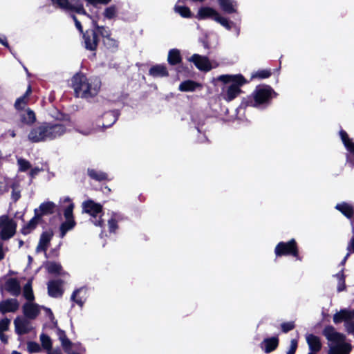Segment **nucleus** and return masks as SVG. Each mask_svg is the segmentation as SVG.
Here are the masks:
<instances>
[{"label": "nucleus", "mask_w": 354, "mask_h": 354, "mask_svg": "<svg viewBox=\"0 0 354 354\" xmlns=\"http://www.w3.org/2000/svg\"><path fill=\"white\" fill-rule=\"evenodd\" d=\"M22 308L24 316L29 319H35L40 312V306L31 301L24 304Z\"/></svg>", "instance_id": "dca6fc26"}, {"label": "nucleus", "mask_w": 354, "mask_h": 354, "mask_svg": "<svg viewBox=\"0 0 354 354\" xmlns=\"http://www.w3.org/2000/svg\"><path fill=\"white\" fill-rule=\"evenodd\" d=\"M6 290L12 296H18L21 292V286L17 279H8L5 284Z\"/></svg>", "instance_id": "5701e85b"}, {"label": "nucleus", "mask_w": 354, "mask_h": 354, "mask_svg": "<svg viewBox=\"0 0 354 354\" xmlns=\"http://www.w3.org/2000/svg\"><path fill=\"white\" fill-rule=\"evenodd\" d=\"M322 333L328 340V354H350L353 346L346 341L344 334L337 332L332 326H326Z\"/></svg>", "instance_id": "7ed1b4c3"}, {"label": "nucleus", "mask_w": 354, "mask_h": 354, "mask_svg": "<svg viewBox=\"0 0 354 354\" xmlns=\"http://www.w3.org/2000/svg\"><path fill=\"white\" fill-rule=\"evenodd\" d=\"M56 205L51 201L44 202L41 203L38 208L35 209L39 216L41 218L43 216L51 214L54 212Z\"/></svg>", "instance_id": "b1692460"}, {"label": "nucleus", "mask_w": 354, "mask_h": 354, "mask_svg": "<svg viewBox=\"0 0 354 354\" xmlns=\"http://www.w3.org/2000/svg\"><path fill=\"white\" fill-rule=\"evenodd\" d=\"M219 13L211 7L203 6L198 9L196 15V18L198 20H203L211 18L216 21L217 17H219Z\"/></svg>", "instance_id": "f3484780"}, {"label": "nucleus", "mask_w": 354, "mask_h": 354, "mask_svg": "<svg viewBox=\"0 0 354 354\" xmlns=\"http://www.w3.org/2000/svg\"><path fill=\"white\" fill-rule=\"evenodd\" d=\"M30 93H31V88H30V86H28L25 94L22 97L18 98L16 100L15 106L17 109L21 110V111H24V109L25 108V106L27 104L28 96L30 95Z\"/></svg>", "instance_id": "473e14b6"}, {"label": "nucleus", "mask_w": 354, "mask_h": 354, "mask_svg": "<svg viewBox=\"0 0 354 354\" xmlns=\"http://www.w3.org/2000/svg\"><path fill=\"white\" fill-rule=\"evenodd\" d=\"M66 132V127L62 123H43L32 128L28 139L31 142H40L56 139Z\"/></svg>", "instance_id": "f03ea898"}, {"label": "nucleus", "mask_w": 354, "mask_h": 354, "mask_svg": "<svg viewBox=\"0 0 354 354\" xmlns=\"http://www.w3.org/2000/svg\"><path fill=\"white\" fill-rule=\"evenodd\" d=\"M35 215L29 221V222L26 224L21 229V233L23 234H28L32 230H34L37 225L41 221V218L39 216V214L37 211H34Z\"/></svg>", "instance_id": "393cba45"}, {"label": "nucleus", "mask_w": 354, "mask_h": 354, "mask_svg": "<svg viewBox=\"0 0 354 354\" xmlns=\"http://www.w3.org/2000/svg\"><path fill=\"white\" fill-rule=\"evenodd\" d=\"M45 310L48 313V315L50 318V319L52 321V322L54 324L55 326L57 325V322L55 319V317L53 316V314L50 308H44Z\"/></svg>", "instance_id": "13d9d810"}, {"label": "nucleus", "mask_w": 354, "mask_h": 354, "mask_svg": "<svg viewBox=\"0 0 354 354\" xmlns=\"http://www.w3.org/2000/svg\"><path fill=\"white\" fill-rule=\"evenodd\" d=\"M200 84L196 83L192 80H187L182 82L179 86V90L180 91H194L196 89V88L199 87Z\"/></svg>", "instance_id": "72a5a7b5"}, {"label": "nucleus", "mask_w": 354, "mask_h": 354, "mask_svg": "<svg viewBox=\"0 0 354 354\" xmlns=\"http://www.w3.org/2000/svg\"><path fill=\"white\" fill-rule=\"evenodd\" d=\"M221 9L225 13L232 14L236 12L237 3L234 0H218Z\"/></svg>", "instance_id": "a878e982"}, {"label": "nucleus", "mask_w": 354, "mask_h": 354, "mask_svg": "<svg viewBox=\"0 0 354 354\" xmlns=\"http://www.w3.org/2000/svg\"><path fill=\"white\" fill-rule=\"evenodd\" d=\"M8 192V187L4 182L0 181V195Z\"/></svg>", "instance_id": "4d7b16f0"}, {"label": "nucleus", "mask_w": 354, "mask_h": 354, "mask_svg": "<svg viewBox=\"0 0 354 354\" xmlns=\"http://www.w3.org/2000/svg\"><path fill=\"white\" fill-rule=\"evenodd\" d=\"M294 327H295V324L292 322H286V323H283L281 324V328L284 333H287V332L291 330L292 329L294 328Z\"/></svg>", "instance_id": "864d4df0"}, {"label": "nucleus", "mask_w": 354, "mask_h": 354, "mask_svg": "<svg viewBox=\"0 0 354 354\" xmlns=\"http://www.w3.org/2000/svg\"><path fill=\"white\" fill-rule=\"evenodd\" d=\"M15 331L19 335H24L30 332L33 327L29 319L23 317H17L14 321Z\"/></svg>", "instance_id": "f8f14e48"}, {"label": "nucleus", "mask_w": 354, "mask_h": 354, "mask_svg": "<svg viewBox=\"0 0 354 354\" xmlns=\"http://www.w3.org/2000/svg\"><path fill=\"white\" fill-rule=\"evenodd\" d=\"M85 48L89 50H95L98 43L97 33L93 30H86L83 35Z\"/></svg>", "instance_id": "4468645a"}, {"label": "nucleus", "mask_w": 354, "mask_h": 354, "mask_svg": "<svg viewBox=\"0 0 354 354\" xmlns=\"http://www.w3.org/2000/svg\"><path fill=\"white\" fill-rule=\"evenodd\" d=\"M306 340L310 352L316 353L322 349V344L319 337L313 334H306Z\"/></svg>", "instance_id": "6ab92c4d"}, {"label": "nucleus", "mask_w": 354, "mask_h": 354, "mask_svg": "<svg viewBox=\"0 0 354 354\" xmlns=\"http://www.w3.org/2000/svg\"><path fill=\"white\" fill-rule=\"evenodd\" d=\"M59 203L64 204L67 203L68 205L64 209V215L65 219H74L73 215V211L74 209V204L72 202V200L68 196H64L61 198L59 200Z\"/></svg>", "instance_id": "bb28decb"}, {"label": "nucleus", "mask_w": 354, "mask_h": 354, "mask_svg": "<svg viewBox=\"0 0 354 354\" xmlns=\"http://www.w3.org/2000/svg\"><path fill=\"white\" fill-rule=\"evenodd\" d=\"M270 75H271V73L270 71L261 70V71H259L256 73L253 74L252 75V78L258 77V78L263 79V78H267V77H270Z\"/></svg>", "instance_id": "de8ad7c7"}, {"label": "nucleus", "mask_w": 354, "mask_h": 354, "mask_svg": "<svg viewBox=\"0 0 354 354\" xmlns=\"http://www.w3.org/2000/svg\"><path fill=\"white\" fill-rule=\"evenodd\" d=\"M48 354H61V353L59 351L55 350V351H49Z\"/></svg>", "instance_id": "69168bd1"}, {"label": "nucleus", "mask_w": 354, "mask_h": 354, "mask_svg": "<svg viewBox=\"0 0 354 354\" xmlns=\"http://www.w3.org/2000/svg\"><path fill=\"white\" fill-rule=\"evenodd\" d=\"M188 60L193 62L196 67L200 71H208L212 69L211 63L207 57L201 56L198 54H194Z\"/></svg>", "instance_id": "ddd939ff"}, {"label": "nucleus", "mask_w": 354, "mask_h": 354, "mask_svg": "<svg viewBox=\"0 0 354 354\" xmlns=\"http://www.w3.org/2000/svg\"><path fill=\"white\" fill-rule=\"evenodd\" d=\"M87 4H91L92 6H96L98 3L100 4H108L111 0H85Z\"/></svg>", "instance_id": "5fc2aeb1"}, {"label": "nucleus", "mask_w": 354, "mask_h": 354, "mask_svg": "<svg viewBox=\"0 0 354 354\" xmlns=\"http://www.w3.org/2000/svg\"><path fill=\"white\" fill-rule=\"evenodd\" d=\"M72 86L77 97L89 99L98 94L101 81L96 77H87L83 73H77L72 78Z\"/></svg>", "instance_id": "f257e3e1"}, {"label": "nucleus", "mask_w": 354, "mask_h": 354, "mask_svg": "<svg viewBox=\"0 0 354 354\" xmlns=\"http://www.w3.org/2000/svg\"><path fill=\"white\" fill-rule=\"evenodd\" d=\"M62 281L59 279L53 280L48 283V292L50 297H58L62 295Z\"/></svg>", "instance_id": "4be33fe9"}, {"label": "nucleus", "mask_w": 354, "mask_h": 354, "mask_svg": "<svg viewBox=\"0 0 354 354\" xmlns=\"http://www.w3.org/2000/svg\"><path fill=\"white\" fill-rule=\"evenodd\" d=\"M40 341L44 348L50 350L52 346L50 338L46 334L40 335Z\"/></svg>", "instance_id": "a18cd8bd"}, {"label": "nucleus", "mask_w": 354, "mask_h": 354, "mask_svg": "<svg viewBox=\"0 0 354 354\" xmlns=\"http://www.w3.org/2000/svg\"><path fill=\"white\" fill-rule=\"evenodd\" d=\"M19 308V303L16 299H8L0 302V313L6 314L15 313Z\"/></svg>", "instance_id": "2eb2a0df"}, {"label": "nucleus", "mask_w": 354, "mask_h": 354, "mask_svg": "<svg viewBox=\"0 0 354 354\" xmlns=\"http://www.w3.org/2000/svg\"><path fill=\"white\" fill-rule=\"evenodd\" d=\"M52 233L49 232H44L41 234L39 243L36 248V252H46L49 243L52 239Z\"/></svg>", "instance_id": "412c9836"}, {"label": "nucleus", "mask_w": 354, "mask_h": 354, "mask_svg": "<svg viewBox=\"0 0 354 354\" xmlns=\"http://www.w3.org/2000/svg\"><path fill=\"white\" fill-rule=\"evenodd\" d=\"M73 19L75 21V24L76 28L82 32V26L81 25V23L77 20L75 16H73Z\"/></svg>", "instance_id": "052dcab7"}, {"label": "nucleus", "mask_w": 354, "mask_h": 354, "mask_svg": "<svg viewBox=\"0 0 354 354\" xmlns=\"http://www.w3.org/2000/svg\"><path fill=\"white\" fill-rule=\"evenodd\" d=\"M353 319H354V309H341L333 315V322L335 324L344 321L346 332L354 335V321H353Z\"/></svg>", "instance_id": "423d86ee"}, {"label": "nucleus", "mask_w": 354, "mask_h": 354, "mask_svg": "<svg viewBox=\"0 0 354 354\" xmlns=\"http://www.w3.org/2000/svg\"><path fill=\"white\" fill-rule=\"evenodd\" d=\"M19 116L21 122L29 125L35 122L36 120L35 113L29 109L20 111Z\"/></svg>", "instance_id": "cd10ccee"}, {"label": "nucleus", "mask_w": 354, "mask_h": 354, "mask_svg": "<svg viewBox=\"0 0 354 354\" xmlns=\"http://www.w3.org/2000/svg\"><path fill=\"white\" fill-rule=\"evenodd\" d=\"M218 80L225 84H230L225 87V93L223 98L230 102L236 98L241 93V86L245 82L244 77L240 74L238 75H222L218 77Z\"/></svg>", "instance_id": "20e7f679"}, {"label": "nucleus", "mask_w": 354, "mask_h": 354, "mask_svg": "<svg viewBox=\"0 0 354 354\" xmlns=\"http://www.w3.org/2000/svg\"><path fill=\"white\" fill-rule=\"evenodd\" d=\"M11 354H21L19 352L14 351Z\"/></svg>", "instance_id": "774afa93"}, {"label": "nucleus", "mask_w": 354, "mask_h": 354, "mask_svg": "<svg viewBox=\"0 0 354 354\" xmlns=\"http://www.w3.org/2000/svg\"><path fill=\"white\" fill-rule=\"evenodd\" d=\"M88 175L93 180L101 181L107 179V174L94 169H88Z\"/></svg>", "instance_id": "f704fd0d"}, {"label": "nucleus", "mask_w": 354, "mask_h": 354, "mask_svg": "<svg viewBox=\"0 0 354 354\" xmlns=\"http://www.w3.org/2000/svg\"><path fill=\"white\" fill-rule=\"evenodd\" d=\"M0 339L3 343H7L8 342V336L6 335L3 333H0Z\"/></svg>", "instance_id": "e2e57ef3"}, {"label": "nucleus", "mask_w": 354, "mask_h": 354, "mask_svg": "<svg viewBox=\"0 0 354 354\" xmlns=\"http://www.w3.org/2000/svg\"><path fill=\"white\" fill-rule=\"evenodd\" d=\"M46 268L49 273H59L62 266L57 262L50 261L46 263Z\"/></svg>", "instance_id": "a19ab883"}, {"label": "nucleus", "mask_w": 354, "mask_h": 354, "mask_svg": "<svg viewBox=\"0 0 354 354\" xmlns=\"http://www.w3.org/2000/svg\"><path fill=\"white\" fill-rule=\"evenodd\" d=\"M57 335L62 342V346L65 349H68L71 346V343L66 336L65 332L64 330H60L59 328H57Z\"/></svg>", "instance_id": "e433bc0d"}, {"label": "nucleus", "mask_w": 354, "mask_h": 354, "mask_svg": "<svg viewBox=\"0 0 354 354\" xmlns=\"http://www.w3.org/2000/svg\"><path fill=\"white\" fill-rule=\"evenodd\" d=\"M339 136L345 148L348 152L346 155V162L351 167H354V142L348 138L346 132L343 130L339 131Z\"/></svg>", "instance_id": "9b49d317"}, {"label": "nucleus", "mask_w": 354, "mask_h": 354, "mask_svg": "<svg viewBox=\"0 0 354 354\" xmlns=\"http://www.w3.org/2000/svg\"><path fill=\"white\" fill-rule=\"evenodd\" d=\"M118 14V8L115 6H111L105 8L104 11V16L106 19H111L115 18Z\"/></svg>", "instance_id": "58836bf2"}, {"label": "nucleus", "mask_w": 354, "mask_h": 354, "mask_svg": "<svg viewBox=\"0 0 354 354\" xmlns=\"http://www.w3.org/2000/svg\"><path fill=\"white\" fill-rule=\"evenodd\" d=\"M41 171V169H39V167H35L31 169L30 172V176L31 178H34L35 176H37L40 171Z\"/></svg>", "instance_id": "bf43d9fd"}, {"label": "nucleus", "mask_w": 354, "mask_h": 354, "mask_svg": "<svg viewBox=\"0 0 354 354\" xmlns=\"http://www.w3.org/2000/svg\"><path fill=\"white\" fill-rule=\"evenodd\" d=\"M75 225L74 219H66L60 226L61 237L63 238L66 232L72 230Z\"/></svg>", "instance_id": "c9c22d12"}, {"label": "nucleus", "mask_w": 354, "mask_h": 354, "mask_svg": "<svg viewBox=\"0 0 354 354\" xmlns=\"http://www.w3.org/2000/svg\"><path fill=\"white\" fill-rule=\"evenodd\" d=\"M297 348V340L293 339L290 341V348L286 354H295Z\"/></svg>", "instance_id": "603ef678"}, {"label": "nucleus", "mask_w": 354, "mask_h": 354, "mask_svg": "<svg viewBox=\"0 0 354 354\" xmlns=\"http://www.w3.org/2000/svg\"><path fill=\"white\" fill-rule=\"evenodd\" d=\"M12 198L15 201H17L21 196L20 190L18 189V187L15 183L12 185Z\"/></svg>", "instance_id": "8fccbe9b"}, {"label": "nucleus", "mask_w": 354, "mask_h": 354, "mask_svg": "<svg viewBox=\"0 0 354 354\" xmlns=\"http://www.w3.org/2000/svg\"><path fill=\"white\" fill-rule=\"evenodd\" d=\"M0 238L2 240H8L12 238L17 229L16 222L8 215H2L0 216Z\"/></svg>", "instance_id": "0eeeda50"}, {"label": "nucleus", "mask_w": 354, "mask_h": 354, "mask_svg": "<svg viewBox=\"0 0 354 354\" xmlns=\"http://www.w3.org/2000/svg\"><path fill=\"white\" fill-rule=\"evenodd\" d=\"M274 253L277 257L292 255L300 260L295 239H291L288 242H279L275 247Z\"/></svg>", "instance_id": "1a4fd4ad"}, {"label": "nucleus", "mask_w": 354, "mask_h": 354, "mask_svg": "<svg viewBox=\"0 0 354 354\" xmlns=\"http://www.w3.org/2000/svg\"><path fill=\"white\" fill-rule=\"evenodd\" d=\"M167 61L171 65H176L182 61L180 50L176 48L171 49L169 51Z\"/></svg>", "instance_id": "2f4dec72"}, {"label": "nucleus", "mask_w": 354, "mask_h": 354, "mask_svg": "<svg viewBox=\"0 0 354 354\" xmlns=\"http://www.w3.org/2000/svg\"><path fill=\"white\" fill-rule=\"evenodd\" d=\"M335 277L338 279V284H337V291L341 292L343 291L345 288V280H344V276L343 274V270H342L339 273H337Z\"/></svg>", "instance_id": "37998d69"}, {"label": "nucleus", "mask_w": 354, "mask_h": 354, "mask_svg": "<svg viewBox=\"0 0 354 354\" xmlns=\"http://www.w3.org/2000/svg\"><path fill=\"white\" fill-rule=\"evenodd\" d=\"M55 6L66 10L73 11L78 14L86 15V11L80 0H51Z\"/></svg>", "instance_id": "9d476101"}, {"label": "nucleus", "mask_w": 354, "mask_h": 354, "mask_svg": "<svg viewBox=\"0 0 354 354\" xmlns=\"http://www.w3.org/2000/svg\"><path fill=\"white\" fill-rule=\"evenodd\" d=\"M108 225L111 232H114L118 227L117 223L113 218L109 220Z\"/></svg>", "instance_id": "6e6d98bb"}, {"label": "nucleus", "mask_w": 354, "mask_h": 354, "mask_svg": "<svg viewBox=\"0 0 354 354\" xmlns=\"http://www.w3.org/2000/svg\"><path fill=\"white\" fill-rule=\"evenodd\" d=\"M86 290L84 288H81L80 289L74 291L71 296V299L75 301L80 306H82L85 302L86 299Z\"/></svg>", "instance_id": "c756f323"}, {"label": "nucleus", "mask_w": 354, "mask_h": 354, "mask_svg": "<svg viewBox=\"0 0 354 354\" xmlns=\"http://www.w3.org/2000/svg\"><path fill=\"white\" fill-rule=\"evenodd\" d=\"M335 208L346 217L351 219V225L353 229H354V210L353 206L347 203L343 202L337 204Z\"/></svg>", "instance_id": "aec40b11"}, {"label": "nucleus", "mask_w": 354, "mask_h": 354, "mask_svg": "<svg viewBox=\"0 0 354 354\" xmlns=\"http://www.w3.org/2000/svg\"><path fill=\"white\" fill-rule=\"evenodd\" d=\"M175 11L183 17L189 18L192 15L189 8L186 6H176Z\"/></svg>", "instance_id": "79ce46f5"}, {"label": "nucleus", "mask_w": 354, "mask_h": 354, "mask_svg": "<svg viewBox=\"0 0 354 354\" xmlns=\"http://www.w3.org/2000/svg\"><path fill=\"white\" fill-rule=\"evenodd\" d=\"M216 21L217 23H219L221 26L225 27L227 30H230L232 28L231 22H230L227 19L221 17L219 15V17H217L216 19Z\"/></svg>", "instance_id": "49530a36"}, {"label": "nucleus", "mask_w": 354, "mask_h": 354, "mask_svg": "<svg viewBox=\"0 0 354 354\" xmlns=\"http://www.w3.org/2000/svg\"><path fill=\"white\" fill-rule=\"evenodd\" d=\"M95 26L97 30H102L100 32L104 37L103 42L104 46L113 51L115 50L118 46L117 40L111 38L104 27H100L97 25H95Z\"/></svg>", "instance_id": "a211bd4d"}, {"label": "nucleus", "mask_w": 354, "mask_h": 354, "mask_svg": "<svg viewBox=\"0 0 354 354\" xmlns=\"http://www.w3.org/2000/svg\"><path fill=\"white\" fill-rule=\"evenodd\" d=\"M10 320L8 318H4L0 320V333L8 330Z\"/></svg>", "instance_id": "09e8293b"}, {"label": "nucleus", "mask_w": 354, "mask_h": 354, "mask_svg": "<svg viewBox=\"0 0 354 354\" xmlns=\"http://www.w3.org/2000/svg\"><path fill=\"white\" fill-rule=\"evenodd\" d=\"M28 350L30 353L39 352L40 350V346L37 343L30 342L28 344Z\"/></svg>", "instance_id": "3c124183"}, {"label": "nucleus", "mask_w": 354, "mask_h": 354, "mask_svg": "<svg viewBox=\"0 0 354 354\" xmlns=\"http://www.w3.org/2000/svg\"><path fill=\"white\" fill-rule=\"evenodd\" d=\"M82 209L83 212L91 216V221L95 226H102L103 221L101 219L102 207L100 204L92 200H87L82 203Z\"/></svg>", "instance_id": "39448f33"}, {"label": "nucleus", "mask_w": 354, "mask_h": 354, "mask_svg": "<svg viewBox=\"0 0 354 354\" xmlns=\"http://www.w3.org/2000/svg\"><path fill=\"white\" fill-rule=\"evenodd\" d=\"M261 348L267 353L274 351L278 345V339L277 337H271L266 339L261 343Z\"/></svg>", "instance_id": "7c9ffc66"}, {"label": "nucleus", "mask_w": 354, "mask_h": 354, "mask_svg": "<svg viewBox=\"0 0 354 354\" xmlns=\"http://www.w3.org/2000/svg\"><path fill=\"white\" fill-rule=\"evenodd\" d=\"M273 93H274V92L268 86H257L252 93L254 98L252 106L258 107L262 104L268 103Z\"/></svg>", "instance_id": "6e6552de"}, {"label": "nucleus", "mask_w": 354, "mask_h": 354, "mask_svg": "<svg viewBox=\"0 0 354 354\" xmlns=\"http://www.w3.org/2000/svg\"><path fill=\"white\" fill-rule=\"evenodd\" d=\"M0 43L6 48H10L6 37H0Z\"/></svg>", "instance_id": "680f3d73"}, {"label": "nucleus", "mask_w": 354, "mask_h": 354, "mask_svg": "<svg viewBox=\"0 0 354 354\" xmlns=\"http://www.w3.org/2000/svg\"><path fill=\"white\" fill-rule=\"evenodd\" d=\"M4 258L3 245L0 243V261Z\"/></svg>", "instance_id": "0e129e2a"}, {"label": "nucleus", "mask_w": 354, "mask_h": 354, "mask_svg": "<svg viewBox=\"0 0 354 354\" xmlns=\"http://www.w3.org/2000/svg\"><path fill=\"white\" fill-rule=\"evenodd\" d=\"M17 164L19 165V169L20 171H26L31 167L29 161L21 158L17 159Z\"/></svg>", "instance_id": "c03bdc74"}, {"label": "nucleus", "mask_w": 354, "mask_h": 354, "mask_svg": "<svg viewBox=\"0 0 354 354\" xmlns=\"http://www.w3.org/2000/svg\"><path fill=\"white\" fill-rule=\"evenodd\" d=\"M119 115V113L118 111H111L109 112H107L104 115L105 119L110 118L111 122L109 123H107L106 124H103L105 127H111L113 124H114L116 120H118Z\"/></svg>", "instance_id": "ea45409f"}, {"label": "nucleus", "mask_w": 354, "mask_h": 354, "mask_svg": "<svg viewBox=\"0 0 354 354\" xmlns=\"http://www.w3.org/2000/svg\"><path fill=\"white\" fill-rule=\"evenodd\" d=\"M8 132L12 138H15L16 136V133L14 130H9Z\"/></svg>", "instance_id": "338daca9"}, {"label": "nucleus", "mask_w": 354, "mask_h": 354, "mask_svg": "<svg viewBox=\"0 0 354 354\" xmlns=\"http://www.w3.org/2000/svg\"><path fill=\"white\" fill-rule=\"evenodd\" d=\"M24 296L28 301H32L34 299L31 281H28V283L24 286Z\"/></svg>", "instance_id": "4c0bfd02"}, {"label": "nucleus", "mask_w": 354, "mask_h": 354, "mask_svg": "<svg viewBox=\"0 0 354 354\" xmlns=\"http://www.w3.org/2000/svg\"><path fill=\"white\" fill-rule=\"evenodd\" d=\"M149 74L153 77H162L168 76V71L165 66L158 64L149 69Z\"/></svg>", "instance_id": "c85d7f7f"}]
</instances>
